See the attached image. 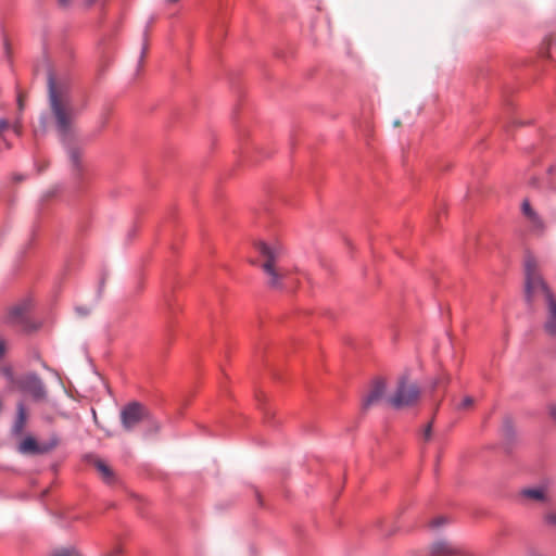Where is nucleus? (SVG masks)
<instances>
[{"mask_svg": "<svg viewBox=\"0 0 556 556\" xmlns=\"http://www.w3.org/2000/svg\"><path fill=\"white\" fill-rule=\"evenodd\" d=\"M388 397L386 381L381 378H377L371 382L367 395L363 399V408L367 409L382 402L387 404Z\"/></svg>", "mask_w": 556, "mask_h": 556, "instance_id": "7", "label": "nucleus"}, {"mask_svg": "<svg viewBox=\"0 0 556 556\" xmlns=\"http://www.w3.org/2000/svg\"><path fill=\"white\" fill-rule=\"evenodd\" d=\"M147 49H148V45H147V33H144V42H143V47H142L141 59H143V56L146 55V53H147Z\"/></svg>", "mask_w": 556, "mask_h": 556, "instance_id": "23", "label": "nucleus"}, {"mask_svg": "<svg viewBox=\"0 0 556 556\" xmlns=\"http://www.w3.org/2000/svg\"><path fill=\"white\" fill-rule=\"evenodd\" d=\"M88 460L96 467L106 483H112L114 481V472L104 460L92 455L88 456Z\"/></svg>", "mask_w": 556, "mask_h": 556, "instance_id": "14", "label": "nucleus"}, {"mask_svg": "<svg viewBox=\"0 0 556 556\" xmlns=\"http://www.w3.org/2000/svg\"><path fill=\"white\" fill-rule=\"evenodd\" d=\"M431 434H432V421H431V422H429V424L426 426V428H425V430H424V439H425L426 441H429V440L431 439Z\"/></svg>", "mask_w": 556, "mask_h": 556, "instance_id": "20", "label": "nucleus"}, {"mask_svg": "<svg viewBox=\"0 0 556 556\" xmlns=\"http://www.w3.org/2000/svg\"><path fill=\"white\" fill-rule=\"evenodd\" d=\"M543 520L546 526L556 529V509H551L544 514Z\"/></svg>", "mask_w": 556, "mask_h": 556, "instance_id": "17", "label": "nucleus"}, {"mask_svg": "<svg viewBox=\"0 0 556 556\" xmlns=\"http://www.w3.org/2000/svg\"><path fill=\"white\" fill-rule=\"evenodd\" d=\"M40 127H41L42 131H46V129H47V118H46V116H41L40 117Z\"/></svg>", "mask_w": 556, "mask_h": 556, "instance_id": "24", "label": "nucleus"}, {"mask_svg": "<svg viewBox=\"0 0 556 556\" xmlns=\"http://www.w3.org/2000/svg\"><path fill=\"white\" fill-rule=\"evenodd\" d=\"M9 127V122L7 119H0V132Z\"/></svg>", "mask_w": 556, "mask_h": 556, "instance_id": "25", "label": "nucleus"}, {"mask_svg": "<svg viewBox=\"0 0 556 556\" xmlns=\"http://www.w3.org/2000/svg\"><path fill=\"white\" fill-rule=\"evenodd\" d=\"M420 389L406 377L400 378L393 393L387 399V405L395 409H402L416 405L419 401Z\"/></svg>", "mask_w": 556, "mask_h": 556, "instance_id": "4", "label": "nucleus"}, {"mask_svg": "<svg viewBox=\"0 0 556 556\" xmlns=\"http://www.w3.org/2000/svg\"><path fill=\"white\" fill-rule=\"evenodd\" d=\"M543 329L547 336L556 339V299L546 303Z\"/></svg>", "mask_w": 556, "mask_h": 556, "instance_id": "10", "label": "nucleus"}, {"mask_svg": "<svg viewBox=\"0 0 556 556\" xmlns=\"http://www.w3.org/2000/svg\"><path fill=\"white\" fill-rule=\"evenodd\" d=\"M48 102L58 136L65 146L71 162L78 167L81 150L78 147L79 136L68 87L65 83L58 81L52 73L48 75Z\"/></svg>", "mask_w": 556, "mask_h": 556, "instance_id": "1", "label": "nucleus"}, {"mask_svg": "<svg viewBox=\"0 0 556 556\" xmlns=\"http://www.w3.org/2000/svg\"><path fill=\"white\" fill-rule=\"evenodd\" d=\"M5 351V344L3 341L0 340V357L4 354Z\"/></svg>", "mask_w": 556, "mask_h": 556, "instance_id": "27", "label": "nucleus"}, {"mask_svg": "<svg viewBox=\"0 0 556 556\" xmlns=\"http://www.w3.org/2000/svg\"><path fill=\"white\" fill-rule=\"evenodd\" d=\"M447 522L445 517H437L431 521V527L437 528Z\"/></svg>", "mask_w": 556, "mask_h": 556, "instance_id": "19", "label": "nucleus"}, {"mask_svg": "<svg viewBox=\"0 0 556 556\" xmlns=\"http://www.w3.org/2000/svg\"><path fill=\"white\" fill-rule=\"evenodd\" d=\"M523 215L527 217L533 231H542L544 224L536 212L531 207L528 200H525L521 205Z\"/></svg>", "mask_w": 556, "mask_h": 556, "instance_id": "13", "label": "nucleus"}, {"mask_svg": "<svg viewBox=\"0 0 556 556\" xmlns=\"http://www.w3.org/2000/svg\"><path fill=\"white\" fill-rule=\"evenodd\" d=\"M59 2H60L61 5L65 7V5H67L71 2V0H59Z\"/></svg>", "mask_w": 556, "mask_h": 556, "instance_id": "28", "label": "nucleus"}, {"mask_svg": "<svg viewBox=\"0 0 556 556\" xmlns=\"http://www.w3.org/2000/svg\"><path fill=\"white\" fill-rule=\"evenodd\" d=\"M51 556H80L76 549L72 547H58L51 552Z\"/></svg>", "mask_w": 556, "mask_h": 556, "instance_id": "16", "label": "nucleus"}, {"mask_svg": "<svg viewBox=\"0 0 556 556\" xmlns=\"http://www.w3.org/2000/svg\"><path fill=\"white\" fill-rule=\"evenodd\" d=\"M21 128H22V127H21L20 122H16V123L14 124V126H13L14 132H15L17 136H20V135H21V132H22Z\"/></svg>", "mask_w": 556, "mask_h": 556, "instance_id": "26", "label": "nucleus"}, {"mask_svg": "<svg viewBox=\"0 0 556 556\" xmlns=\"http://www.w3.org/2000/svg\"><path fill=\"white\" fill-rule=\"evenodd\" d=\"M458 548L446 541H439L432 544L431 554L433 556H453L457 555Z\"/></svg>", "mask_w": 556, "mask_h": 556, "instance_id": "15", "label": "nucleus"}, {"mask_svg": "<svg viewBox=\"0 0 556 556\" xmlns=\"http://www.w3.org/2000/svg\"><path fill=\"white\" fill-rule=\"evenodd\" d=\"M59 444V439L52 437L49 441L38 443L31 435L25 437L17 445L18 453L23 455H40L46 454L55 448Z\"/></svg>", "mask_w": 556, "mask_h": 556, "instance_id": "6", "label": "nucleus"}, {"mask_svg": "<svg viewBox=\"0 0 556 556\" xmlns=\"http://www.w3.org/2000/svg\"><path fill=\"white\" fill-rule=\"evenodd\" d=\"M119 419L123 429L127 432H130L143 421L150 420V412L144 405L134 401L122 407Z\"/></svg>", "mask_w": 556, "mask_h": 556, "instance_id": "5", "label": "nucleus"}, {"mask_svg": "<svg viewBox=\"0 0 556 556\" xmlns=\"http://www.w3.org/2000/svg\"><path fill=\"white\" fill-rule=\"evenodd\" d=\"M28 419V413L22 402L17 404L16 417L12 426V434L14 437H21L24 432Z\"/></svg>", "mask_w": 556, "mask_h": 556, "instance_id": "12", "label": "nucleus"}, {"mask_svg": "<svg viewBox=\"0 0 556 556\" xmlns=\"http://www.w3.org/2000/svg\"><path fill=\"white\" fill-rule=\"evenodd\" d=\"M255 249L261 256L260 266L266 276V285L275 290L285 289L289 279V270L280 265L282 248L260 241L255 244Z\"/></svg>", "mask_w": 556, "mask_h": 556, "instance_id": "2", "label": "nucleus"}, {"mask_svg": "<svg viewBox=\"0 0 556 556\" xmlns=\"http://www.w3.org/2000/svg\"><path fill=\"white\" fill-rule=\"evenodd\" d=\"M525 299L529 305L540 300L546 304L556 299L540 271L538 260L531 254L525 257Z\"/></svg>", "mask_w": 556, "mask_h": 556, "instance_id": "3", "label": "nucleus"}, {"mask_svg": "<svg viewBox=\"0 0 556 556\" xmlns=\"http://www.w3.org/2000/svg\"><path fill=\"white\" fill-rule=\"evenodd\" d=\"M28 304L26 302L20 303L11 307L9 311V321L13 325L21 326L24 330H29L27 320Z\"/></svg>", "mask_w": 556, "mask_h": 556, "instance_id": "9", "label": "nucleus"}, {"mask_svg": "<svg viewBox=\"0 0 556 556\" xmlns=\"http://www.w3.org/2000/svg\"><path fill=\"white\" fill-rule=\"evenodd\" d=\"M519 497L523 504L542 503L547 501V493L544 488H527L520 491Z\"/></svg>", "mask_w": 556, "mask_h": 556, "instance_id": "11", "label": "nucleus"}, {"mask_svg": "<svg viewBox=\"0 0 556 556\" xmlns=\"http://www.w3.org/2000/svg\"><path fill=\"white\" fill-rule=\"evenodd\" d=\"M401 125V122L400 121H395L394 122V126H400Z\"/></svg>", "mask_w": 556, "mask_h": 556, "instance_id": "30", "label": "nucleus"}, {"mask_svg": "<svg viewBox=\"0 0 556 556\" xmlns=\"http://www.w3.org/2000/svg\"><path fill=\"white\" fill-rule=\"evenodd\" d=\"M17 387L28 392L35 400H41L46 396V389L40 378L35 374H28L16 381Z\"/></svg>", "mask_w": 556, "mask_h": 556, "instance_id": "8", "label": "nucleus"}, {"mask_svg": "<svg viewBox=\"0 0 556 556\" xmlns=\"http://www.w3.org/2000/svg\"><path fill=\"white\" fill-rule=\"evenodd\" d=\"M475 400L471 396H465L460 403L456 405L459 410L470 409L473 406Z\"/></svg>", "mask_w": 556, "mask_h": 556, "instance_id": "18", "label": "nucleus"}, {"mask_svg": "<svg viewBox=\"0 0 556 556\" xmlns=\"http://www.w3.org/2000/svg\"><path fill=\"white\" fill-rule=\"evenodd\" d=\"M548 413L551 418L556 422V404H551L548 406Z\"/></svg>", "mask_w": 556, "mask_h": 556, "instance_id": "21", "label": "nucleus"}, {"mask_svg": "<svg viewBox=\"0 0 556 556\" xmlns=\"http://www.w3.org/2000/svg\"><path fill=\"white\" fill-rule=\"evenodd\" d=\"M97 0H87L88 4L94 3Z\"/></svg>", "mask_w": 556, "mask_h": 556, "instance_id": "29", "label": "nucleus"}, {"mask_svg": "<svg viewBox=\"0 0 556 556\" xmlns=\"http://www.w3.org/2000/svg\"><path fill=\"white\" fill-rule=\"evenodd\" d=\"M17 105H18L20 111H22L24 109V98H23L22 93H18V96H17Z\"/></svg>", "mask_w": 556, "mask_h": 556, "instance_id": "22", "label": "nucleus"}]
</instances>
